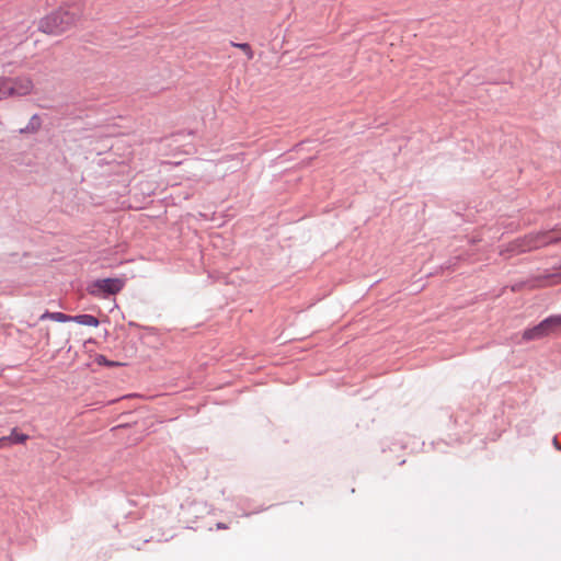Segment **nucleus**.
Instances as JSON below:
<instances>
[{"label": "nucleus", "instance_id": "1", "mask_svg": "<svg viewBox=\"0 0 561 561\" xmlns=\"http://www.w3.org/2000/svg\"><path fill=\"white\" fill-rule=\"evenodd\" d=\"M561 241V227L548 231L533 232L511 242L506 252L519 254L537 250Z\"/></svg>", "mask_w": 561, "mask_h": 561}, {"label": "nucleus", "instance_id": "2", "mask_svg": "<svg viewBox=\"0 0 561 561\" xmlns=\"http://www.w3.org/2000/svg\"><path fill=\"white\" fill-rule=\"evenodd\" d=\"M80 18V10L76 7H60L39 21L38 28L46 33L58 35L76 25Z\"/></svg>", "mask_w": 561, "mask_h": 561}, {"label": "nucleus", "instance_id": "3", "mask_svg": "<svg viewBox=\"0 0 561 561\" xmlns=\"http://www.w3.org/2000/svg\"><path fill=\"white\" fill-rule=\"evenodd\" d=\"M35 91V83L30 75L14 78L0 77V100L11 96H26Z\"/></svg>", "mask_w": 561, "mask_h": 561}, {"label": "nucleus", "instance_id": "4", "mask_svg": "<svg viewBox=\"0 0 561 561\" xmlns=\"http://www.w3.org/2000/svg\"><path fill=\"white\" fill-rule=\"evenodd\" d=\"M561 328V314L559 316H551L542 320L539 324L526 329L523 332V340L525 341H533V340H539L542 337H546L550 335L551 333L556 332L558 329Z\"/></svg>", "mask_w": 561, "mask_h": 561}, {"label": "nucleus", "instance_id": "5", "mask_svg": "<svg viewBox=\"0 0 561 561\" xmlns=\"http://www.w3.org/2000/svg\"><path fill=\"white\" fill-rule=\"evenodd\" d=\"M125 286V280L122 278H103L98 279L89 286V293L93 296L115 295L119 293Z\"/></svg>", "mask_w": 561, "mask_h": 561}, {"label": "nucleus", "instance_id": "6", "mask_svg": "<svg viewBox=\"0 0 561 561\" xmlns=\"http://www.w3.org/2000/svg\"><path fill=\"white\" fill-rule=\"evenodd\" d=\"M71 321L76 322L78 324H81V325L93 327V328H96L100 324L98 318H95L94 316H91V314L72 316Z\"/></svg>", "mask_w": 561, "mask_h": 561}, {"label": "nucleus", "instance_id": "7", "mask_svg": "<svg viewBox=\"0 0 561 561\" xmlns=\"http://www.w3.org/2000/svg\"><path fill=\"white\" fill-rule=\"evenodd\" d=\"M41 319H50L57 322H70L72 320V316H68L62 312H45L42 314Z\"/></svg>", "mask_w": 561, "mask_h": 561}, {"label": "nucleus", "instance_id": "8", "mask_svg": "<svg viewBox=\"0 0 561 561\" xmlns=\"http://www.w3.org/2000/svg\"><path fill=\"white\" fill-rule=\"evenodd\" d=\"M27 438L28 436L26 434H20L15 428L11 432V435L8 436V440L13 444H23Z\"/></svg>", "mask_w": 561, "mask_h": 561}, {"label": "nucleus", "instance_id": "9", "mask_svg": "<svg viewBox=\"0 0 561 561\" xmlns=\"http://www.w3.org/2000/svg\"><path fill=\"white\" fill-rule=\"evenodd\" d=\"M41 126V119L37 115H34L31 121H30V124L28 126L25 128V129H21V131H36Z\"/></svg>", "mask_w": 561, "mask_h": 561}, {"label": "nucleus", "instance_id": "10", "mask_svg": "<svg viewBox=\"0 0 561 561\" xmlns=\"http://www.w3.org/2000/svg\"><path fill=\"white\" fill-rule=\"evenodd\" d=\"M233 46L240 48L241 50H243L247 54L249 59L253 58V51H252V48H251V46L249 44H247V43H239V44L233 43Z\"/></svg>", "mask_w": 561, "mask_h": 561}, {"label": "nucleus", "instance_id": "11", "mask_svg": "<svg viewBox=\"0 0 561 561\" xmlns=\"http://www.w3.org/2000/svg\"><path fill=\"white\" fill-rule=\"evenodd\" d=\"M96 362L99 364H103V365H106L110 367L122 365L121 363H117V362L107 360L103 355L98 356Z\"/></svg>", "mask_w": 561, "mask_h": 561}, {"label": "nucleus", "instance_id": "12", "mask_svg": "<svg viewBox=\"0 0 561 561\" xmlns=\"http://www.w3.org/2000/svg\"><path fill=\"white\" fill-rule=\"evenodd\" d=\"M560 283H561V274L554 275L551 284H560Z\"/></svg>", "mask_w": 561, "mask_h": 561}, {"label": "nucleus", "instance_id": "13", "mask_svg": "<svg viewBox=\"0 0 561 561\" xmlns=\"http://www.w3.org/2000/svg\"><path fill=\"white\" fill-rule=\"evenodd\" d=\"M8 436L0 438V448L4 447L8 443Z\"/></svg>", "mask_w": 561, "mask_h": 561}, {"label": "nucleus", "instance_id": "14", "mask_svg": "<svg viewBox=\"0 0 561 561\" xmlns=\"http://www.w3.org/2000/svg\"><path fill=\"white\" fill-rule=\"evenodd\" d=\"M217 528H218V529H227L228 527H227V525H225V524H222V523H218V524H217Z\"/></svg>", "mask_w": 561, "mask_h": 561}]
</instances>
